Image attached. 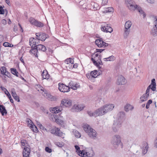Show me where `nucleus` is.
Returning a JSON list of instances; mask_svg holds the SVG:
<instances>
[{
  "instance_id": "1",
  "label": "nucleus",
  "mask_w": 157,
  "mask_h": 157,
  "mask_svg": "<svg viewBox=\"0 0 157 157\" xmlns=\"http://www.w3.org/2000/svg\"><path fill=\"white\" fill-rule=\"evenodd\" d=\"M126 4L128 9L131 11L137 10L141 14H142L144 17L146 16V14L142 8L139 6L137 5H134V2L132 0H126Z\"/></svg>"
},
{
  "instance_id": "2",
  "label": "nucleus",
  "mask_w": 157,
  "mask_h": 157,
  "mask_svg": "<svg viewBox=\"0 0 157 157\" xmlns=\"http://www.w3.org/2000/svg\"><path fill=\"white\" fill-rule=\"evenodd\" d=\"M114 105L109 104L105 105L103 106L98 108L100 116L104 115L107 112L111 111L114 108Z\"/></svg>"
},
{
  "instance_id": "3",
  "label": "nucleus",
  "mask_w": 157,
  "mask_h": 157,
  "mask_svg": "<svg viewBox=\"0 0 157 157\" xmlns=\"http://www.w3.org/2000/svg\"><path fill=\"white\" fill-rule=\"evenodd\" d=\"M121 142V137L120 136L116 135L112 137L111 143L114 148H117Z\"/></svg>"
},
{
  "instance_id": "4",
  "label": "nucleus",
  "mask_w": 157,
  "mask_h": 157,
  "mask_svg": "<svg viewBox=\"0 0 157 157\" xmlns=\"http://www.w3.org/2000/svg\"><path fill=\"white\" fill-rule=\"evenodd\" d=\"M132 25V22L130 21H128L125 22L124 25L125 30L124 34V38H126L128 36L130 31L129 28Z\"/></svg>"
},
{
  "instance_id": "5",
  "label": "nucleus",
  "mask_w": 157,
  "mask_h": 157,
  "mask_svg": "<svg viewBox=\"0 0 157 157\" xmlns=\"http://www.w3.org/2000/svg\"><path fill=\"white\" fill-rule=\"evenodd\" d=\"M29 21L31 24L38 27L41 28L44 26V24L41 22L31 17L29 19Z\"/></svg>"
},
{
  "instance_id": "6",
  "label": "nucleus",
  "mask_w": 157,
  "mask_h": 157,
  "mask_svg": "<svg viewBox=\"0 0 157 157\" xmlns=\"http://www.w3.org/2000/svg\"><path fill=\"white\" fill-rule=\"evenodd\" d=\"M36 39L38 40L44 41L49 37V36L44 33H36Z\"/></svg>"
},
{
  "instance_id": "7",
  "label": "nucleus",
  "mask_w": 157,
  "mask_h": 157,
  "mask_svg": "<svg viewBox=\"0 0 157 157\" xmlns=\"http://www.w3.org/2000/svg\"><path fill=\"white\" fill-rule=\"evenodd\" d=\"M156 85L155 79L154 78H153L151 80V84L148 86L145 94L149 95V91L150 89L153 91H155L156 90Z\"/></svg>"
},
{
  "instance_id": "8",
  "label": "nucleus",
  "mask_w": 157,
  "mask_h": 157,
  "mask_svg": "<svg viewBox=\"0 0 157 157\" xmlns=\"http://www.w3.org/2000/svg\"><path fill=\"white\" fill-rule=\"evenodd\" d=\"M58 85L59 90L61 92L65 93L69 92L70 90V87L63 83L60 82L58 84Z\"/></svg>"
},
{
  "instance_id": "9",
  "label": "nucleus",
  "mask_w": 157,
  "mask_h": 157,
  "mask_svg": "<svg viewBox=\"0 0 157 157\" xmlns=\"http://www.w3.org/2000/svg\"><path fill=\"white\" fill-rule=\"evenodd\" d=\"M29 147L30 146L28 145L24 147L23 151V157H29V155L30 152Z\"/></svg>"
},
{
  "instance_id": "10",
  "label": "nucleus",
  "mask_w": 157,
  "mask_h": 157,
  "mask_svg": "<svg viewBox=\"0 0 157 157\" xmlns=\"http://www.w3.org/2000/svg\"><path fill=\"white\" fill-rule=\"evenodd\" d=\"M72 101L68 99H63L61 101V106H64L66 107H69L71 106Z\"/></svg>"
},
{
  "instance_id": "11",
  "label": "nucleus",
  "mask_w": 157,
  "mask_h": 157,
  "mask_svg": "<svg viewBox=\"0 0 157 157\" xmlns=\"http://www.w3.org/2000/svg\"><path fill=\"white\" fill-rule=\"evenodd\" d=\"M101 30L106 33H111L113 31V29L111 27L110 24H106L101 28Z\"/></svg>"
},
{
  "instance_id": "12",
  "label": "nucleus",
  "mask_w": 157,
  "mask_h": 157,
  "mask_svg": "<svg viewBox=\"0 0 157 157\" xmlns=\"http://www.w3.org/2000/svg\"><path fill=\"white\" fill-rule=\"evenodd\" d=\"M126 83V80L125 79V78L122 75L118 76L117 82V85H124Z\"/></svg>"
},
{
  "instance_id": "13",
  "label": "nucleus",
  "mask_w": 157,
  "mask_h": 157,
  "mask_svg": "<svg viewBox=\"0 0 157 157\" xmlns=\"http://www.w3.org/2000/svg\"><path fill=\"white\" fill-rule=\"evenodd\" d=\"M63 110L62 107L56 106L54 108H52L50 110V111L54 113H58L60 112Z\"/></svg>"
},
{
  "instance_id": "14",
  "label": "nucleus",
  "mask_w": 157,
  "mask_h": 157,
  "mask_svg": "<svg viewBox=\"0 0 157 157\" xmlns=\"http://www.w3.org/2000/svg\"><path fill=\"white\" fill-rule=\"evenodd\" d=\"M97 132L96 131L92 128L90 130V131L88 134L89 136L91 138L95 139L97 136Z\"/></svg>"
},
{
  "instance_id": "15",
  "label": "nucleus",
  "mask_w": 157,
  "mask_h": 157,
  "mask_svg": "<svg viewBox=\"0 0 157 157\" xmlns=\"http://www.w3.org/2000/svg\"><path fill=\"white\" fill-rule=\"evenodd\" d=\"M142 154L144 155L147 152L148 148V143L146 142H143Z\"/></svg>"
},
{
  "instance_id": "16",
  "label": "nucleus",
  "mask_w": 157,
  "mask_h": 157,
  "mask_svg": "<svg viewBox=\"0 0 157 157\" xmlns=\"http://www.w3.org/2000/svg\"><path fill=\"white\" fill-rule=\"evenodd\" d=\"M125 117V113L123 111L120 112L117 114V120L123 122V121L124 120Z\"/></svg>"
},
{
  "instance_id": "17",
  "label": "nucleus",
  "mask_w": 157,
  "mask_h": 157,
  "mask_svg": "<svg viewBox=\"0 0 157 157\" xmlns=\"http://www.w3.org/2000/svg\"><path fill=\"white\" fill-rule=\"evenodd\" d=\"M92 153H89V152H85L84 151H80V150H79V151H78V152L79 154V155H81V156H82L83 155V156L84 155H86L87 157H91L93 156V151H92Z\"/></svg>"
},
{
  "instance_id": "18",
  "label": "nucleus",
  "mask_w": 157,
  "mask_h": 157,
  "mask_svg": "<svg viewBox=\"0 0 157 157\" xmlns=\"http://www.w3.org/2000/svg\"><path fill=\"white\" fill-rule=\"evenodd\" d=\"M87 113L88 115L90 117H96L98 116H100L98 109L95 110L94 112L91 111H88Z\"/></svg>"
},
{
  "instance_id": "19",
  "label": "nucleus",
  "mask_w": 157,
  "mask_h": 157,
  "mask_svg": "<svg viewBox=\"0 0 157 157\" xmlns=\"http://www.w3.org/2000/svg\"><path fill=\"white\" fill-rule=\"evenodd\" d=\"M39 43V40L35 39L33 37H31L29 39V44L30 46L36 45L37 44Z\"/></svg>"
},
{
  "instance_id": "20",
  "label": "nucleus",
  "mask_w": 157,
  "mask_h": 157,
  "mask_svg": "<svg viewBox=\"0 0 157 157\" xmlns=\"http://www.w3.org/2000/svg\"><path fill=\"white\" fill-rule=\"evenodd\" d=\"M84 108L83 107H82L79 105H75L71 109L72 111L75 112L80 111Z\"/></svg>"
},
{
  "instance_id": "21",
  "label": "nucleus",
  "mask_w": 157,
  "mask_h": 157,
  "mask_svg": "<svg viewBox=\"0 0 157 157\" xmlns=\"http://www.w3.org/2000/svg\"><path fill=\"white\" fill-rule=\"evenodd\" d=\"M69 85L72 89L74 90H76L77 88H79L80 86L78 84L72 81H71L69 83Z\"/></svg>"
},
{
  "instance_id": "22",
  "label": "nucleus",
  "mask_w": 157,
  "mask_h": 157,
  "mask_svg": "<svg viewBox=\"0 0 157 157\" xmlns=\"http://www.w3.org/2000/svg\"><path fill=\"white\" fill-rule=\"evenodd\" d=\"M0 112L2 116L6 115L7 114V110L3 105H0Z\"/></svg>"
},
{
  "instance_id": "23",
  "label": "nucleus",
  "mask_w": 157,
  "mask_h": 157,
  "mask_svg": "<svg viewBox=\"0 0 157 157\" xmlns=\"http://www.w3.org/2000/svg\"><path fill=\"white\" fill-rule=\"evenodd\" d=\"M123 121H118L117 120L114 121L113 125L116 127H117V129H120L121 127V124Z\"/></svg>"
},
{
  "instance_id": "24",
  "label": "nucleus",
  "mask_w": 157,
  "mask_h": 157,
  "mask_svg": "<svg viewBox=\"0 0 157 157\" xmlns=\"http://www.w3.org/2000/svg\"><path fill=\"white\" fill-rule=\"evenodd\" d=\"M41 75L43 79H48L49 78V75L46 70L43 71Z\"/></svg>"
},
{
  "instance_id": "25",
  "label": "nucleus",
  "mask_w": 157,
  "mask_h": 157,
  "mask_svg": "<svg viewBox=\"0 0 157 157\" xmlns=\"http://www.w3.org/2000/svg\"><path fill=\"white\" fill-rule=\"evenodd\" d=\"M37 49L44 52L46 50V48L45 46L42 44H38L37 45Z\"/></svg>"
},
{
  "instance_id": "26",
  "label": "nucleus",
  "mask_w": 157,
  "mask_h": 157,
  "mask_svg": "<svg viewBox=\"0 0 157 157\" xmlns=\"http://www.w3.org/2000/svg\"><path fill=\"white\" fill-rule=\"evenodd\" d=\"M84 130L87 133H88L90 131V129H91L92 128L88 124H86L83 125V126Z\"/></svg>"
},
{
  "instance_id": "27",
  "label": "nucleus",
  "mask_w": 157,
  "mask_h": 157,
  "mask_svg": "<svg viewBox=\"0 0 157 157\" xmlns=\"http://www.w3.org/2000/svg\"><path fill=\"white\" fill-rule=\"evenodd\" d=\"M97 73V70H94L91 71L90 75H87V77L89 78H90V76H91L93 78H95L97 76H96Z\"/></svg>"
},
{
  "instance_id": "28",
  "label": "nucleus",
  "mask_w": 157,
  "mask_h": 157,
  "mask_svg": "<svg viewBox=\"0 0 157 157\" xmlns=\"http://www.w3.org/2000/svg\"><path fill=\"white\" fill-rule=\"evenodd\" d=\"M134 108V107L132 105L129 104H127L124 106V110L126 112H128L129 110H132Z\"/></svg>"
},
{
  "instance_id": "29",
  "label": "nucleus",
  "mask_w": 157,
  "mask_h": 157,
  "mask_svg": "<svg viewBox=\"0 0 157 157\" xmlns=\"http://www.w3.org/2000/svg\"><path fill=\"white\" fill-rule=\"evenodd\" d=\"M59 128L55 127H54L52 128L51 129L49 130L48 131L49 132L50 131L51 133L55 135L56 132L59 131Z\"/></svg>"
},
{
  "instance_id": "30",
  "label": "nucleus",
  "mask_w": 157,
  "mask_h": 157,
  "mask_svg": "<svg viewBox=\"0 0 157 157\" xmlns=\"http://www.w3.org/2000/svg\"><path fill=\"white\" fill-rule=\"evenodd\" d=\"M149 96V94H147L145 93L140 97V99L141 100L142 102L148 99Z\"/></svg>"
},
{
  "instance_id": "31",
  "label": "nucleus",
  "mask_w": 157,
  "mask_h": 157,
  "mask_svg": "<svg viewBox=\"0 0 157 157\" xmlns=\"http://www.w3.org/2000/svg\"><path fill=\"white\" fill-rule=\"evenodd\" d=\"M12 94L14 99L17 102L20 101L19 97L17 96L15 91H12Z\"/></svg>"
},
{
  "instance_id": "32",
  "label": "nucleus",
  "mask_w": 157,
  "mask_h": 157,
  "mask_svg": "<svg viewBox=\"0 0 157 157\" xmlns=\"http://www.w3.org/2000/svg\"><path fill=\"white\" fill-rule=\"evenodd\" d=\"M30 127L33 132L36 133H37L38 132V130L36 126L34 125L33 123L31 124Z\"/></svg>"
},
{
  "instance_id": "33",
  "label": "nucleus",
  "mask_w": 157,
  "mask_h": 157,
  "mask_svg": "<svg viewBox=\"0 0 157 157\" xmlns=\"http://www.w3.org/2000/svg\"><path fill=\"white\" fill-rule=\"evenodd\" d=\"M10 70L11 71V72L12 74H13L17 77L19 76L18 75V73L15 68H11L10 69Z\"/></svg>"
},
{
  "instance_id": "34",
  "label": "nucleus",
  "mask_w": 157,
  "mask_h": 157,
  "mask_svg": "<svg viewBox=\"0 0 157 157\" xmlns=\"http://www.w3.org/2000/svg\"><path fill=\"white\" fill-rule=\"evenodd\" d=\"M115 57L113 55H112L111 56L108 58H104V60L105 61H113L114 60H115Z\"/></svg>"
},
{
  "instance_id": "35",
  "label": "nucleus",
  "mask_w": 157,
  "mask_h": 157,
  "mask_svg": "<svg viewBox=\"0 0 157 157\" xmlns=\"http://www.w3.org/2000/svg\"><path fill=\"white\" fill-rule=\"evenodd\" d=\"M103 41L100 39H96L95 41L96 45L99 47H101V45L102 44Z\"/></svg>"
},
{
  "instance_id": "36",
  "label": "nucleus",
  "mask_w": 157,
  "mask_h": 157,
  "mask_svg": "<svg viewBox=\"0 0 157 157\" xmlns=\"http://www.w3.org/2000/svg\"><path fill=\"white\" fill-rule=\"evenodd\" d=\"M91 5L93 6L94 10H99L100 9V7L98 4L94 2H92Z\"/></svg>"
},
{
  "instance_id": "37",
  "label": "nucleus",
  "mask_w": 157,
  "mask_h": 157,
  "mask_svg": "<svg viewBox=\"0 0 157 157\" xmlns=\"http://www.w3.org/2000/svg\"><path fill=\"white\" fill-rule=\"evenodd\" d=\"M59 116V115L56 114H54L51 115L50 120L54 122H56Z\"/></svg>"
},
{
  "instance_id": "38",
  "label": "nucleus",
  "mask_w": 157,
  "mask_h": 157,
  "mask_svg": "<svg viewBox=\"0 0 157 157\" xmlns=\"http://www.w3.org/2000/svg\"><path fill=\"white\" fill-rule=\"evenodd\" d=\"M151 33L153 36H157V29L155 28V27H153V28L151 29Z\"/></svg>"
},
{
  "instance_id": "39",
  "label": "nucleus",
  "mask_w": 157,
  "mask_h": 157,
  "mask_svg": "<svg viewBox=\"0 0 157 157\" xmlns=\"http://www.w3.org/2000/svg\"><path fill=\"white\" fill-rule=\"evenodd\" d=\"M55 136L61 137L62 138H63L64 137L63 133L62 132L60 131L59 129V131L56 132Z\"/></svg>"
},
{
  "instance_id": "40",
  "label": "nucleus",
  "mask_w": 157,
  "mask_h": 157,
  "mask_svg": "<svg viewBox=\"0 0 157 157\" xmlns=\"http://www.w3.org/2000/svg\"><path fill=\"white\" fill-rule=\"evenodd\" d=\"M1 74L4 75L6 72V68L5 67H2L1 69H0Z\"/></svg>"
},
{
  "instance_id": "41",
  "label": "nucleus",
  "mask_w": 157,
  "mask_h": 157,
  "mask_svg": "<svg viewBox=\"0 0 157 157\" xmlns=\"http://www.w3.org/2000/svg\"><path fill=\"white\" fill-rule=\"evenodd\" d=\"M74 135L76 137L79 138L81 137V134L77 130H75L74 132Z\"/></svg>"
},
{
  "instance_id": "42",
  "label": "nucleus",
  "mask_w": 157,
  "mask_h": 157,
  "mask_svg": "<svg viewBox=\"0 0 157 157\" xmlns=\"http://www.w3.org/2000/svg\"><path fill=\"white\" fill-rule=\"evenodd\" d=\"M5 94L8 97V98L9 99L10 101L12 103H13V99L12 98L10 94L9 93V92H7V93L5 92Z\"/></svg>"
},
{
  "instance_id": "43",
  "label": "nucleus",
  "mask_w": 157,
  "mask_h": 157,
  "mask_svg": "<svg viewBox=\"0 0 157 157\" xmlns=\"http://www.w3.org/2000/svg\"><path fill=\"white\" fill-rule=\"evenodd\" d=\"M3 45L5 47H12L13 46V44L6 42L4 43Z\"/></svg>"
},
{
  "instance_id": "44",
  "label": "nucleus",
  "mask_w": 157,
  "mask_h": 157,
  "mask_svg": "<svg viewBox=\"0 0 157 157\" xmlns=\"http://www.w3.org/2000/svg\"><path fill=\"white\" fill-rule=\"evenodd\" d=\"M56 122L60 125L62 124H63V121L59 119V116H58Z\"/></svg>"
},
{
  "instance_id": "45",
  "label": "nucleus",
  "mask_w": 157,
  "mask_h": 157,
  "mask_svg": "<svg viewBox=\"0 0 157 157\" xmlns=\"http://www.w3.org/2000/svg\"><path fill=\"white\" fill-rule=\"evenodd\" d=\"M113 10V9L112 7H109L106 9V10H105L104 12L105 13H108L110 12H112Z\"/></svg>"
},
{
  "instance_id": "46",
  "label": "nucleus",
  "mask_w": 157,
  "mask_h": 157,
  "mask_svg": "<svg viewBox=\"0 0 157 157\" xmlns=\"http://www.w3.org/2000/svg\"><path fill=\"white\" fill-rule=\"evenodd\" d=\"M65 62H67V64H68V63H70L71 64H73L74 60L73 59L69 58V59H66Z\"/></svg>"
},
{
  "instance_id": "47",
  "label": "nucleus",
  "mask_w": 157,
  "mask_h": 157,
  "mask_svg": "<svg viewBox=\"0 0 157 157\" xmlns=\"http://www.w3.org/2000/svg\"><path fill=\"white\" fill-rule=\"evenodd\" d=\"M152 103V101L150 99L148 100L147 102L146 106V108L147 109H148L149 108V105L150 104H151Z\"/></svg>"
},
{
  "instance_id": "48",
  "label": "nucleus",
  "mask_w": 157,
  "mask_h": 157,
  "mask_svg": "<svg viewBox=\"0 0 157 157\" xmlns=\"http://www.w3.org/2000/svg\"><path fill=\"white\" fill-rule=\"evenodd\" d=\"M38 125H39V126L40 128L43 130L44 131H46L47 132H48V131L47 130V129L45 128L40 123L38 124Z\"/></svg>"
},
{
  "instance_id": "49",
  "label": "nucleus",
  "mask_w": 157,
  "mask_h": 157,
  "mask_svg": "<svg viewBox=\"0 0 157 157\" xmlns=\"http://www.w3.org/2000/svg\"><path fill=\"white\" fill-rule=\"evenodd\" d=\"M31 52L33 54H34L36 57H38L37 53L38 52V50L37 49L34 50V51H32L31 52Z\"/></svg>"
},
{
  "instance_id": "50",
  "label": "nucleus",
  "mask_w": 157,
  "mask_h": 157,
  "mask_svg": "<svg viewBox=\"0 0 157 157\" xmlns=\"http://www.w3.org/2000/svg\"><path fill=\"white\" fill-rule=\"evenodd\" d=\"M45 151L49 153H50L52 152V149L48 147H46L45 148Z\"/></svg>"
},
{
  "instance_id": "51",
  "label": "nucleus",
  "mask_w": 157,
  "mask_h": 157,
  "mask_svg": "<svg viewBox=\"0 0 157 157\" xmlns=\"http://www.w3.org/2000/svg\"><path fill=\"white\" fill-rule=\"evenodd\" d=\"M56 144L59 147H62L63 146L64 144L63 142H56Z\"/></svg>"
},
{
  "instance_id": "52",
  "label": "nucleus",
  "mask_w": 157,
  "mask_h": 157,
  "mask_svg": "<svg viewBox=\"0 0 157 157\" xmlns=\"http://www.w3.org/2000/svg\"><path fill=\"white\" fill-rule=\"evenodd\" d=\"M5 13L4 10L3 9V7L2 6H0V14H4Z\"/></svg>"
},
{
  "instance_id": "53",
  "label": "nucleus",
  "mask_w": 157,
  "mask_h": 157,
  "mask_svg": "<svg viewBox=\"0 0 157 157\" xmlns=\"http://www.w3.org/2000/svg\"><path fill=\"white\" fill-rule=\"evenodd\" d=\"M112 129L113 131L115 132H117L119 130V129H117V127L113 125Z\"/></svg>"
},
{
  "instance_id": "54",
  "label": "nucleus",
  "mask_w": 157,
  "mask_h": 157,
  "mask_svg": "<svg viewBox=\"0 0 157 157\" xmlns=\"http://www.w3.org/2000/svg\"><path fill=\"white\" fill-rule=\"evenodd\" d=\"M33 44L31 45V49L30 50V52L32 51H34V50L37 49V45H34V46H33Z\"/></svg>"
},
{
  "instance_id": "55",
  "label": "nucleus",
  "mask_w": 157,
  "mask_h": 157,
  "mask_svg": "<svg viewBox=\"0 0 157 157\" xmlns=\"http://www.w3.org/2000/svg\"><path fill=\"white\" fill-rule=\"evenodd\" d=\"M108 2V0H102L101 5L104 6L106 5Z\"/></svg>"
},
{
  "instance_id": "56",
  "label": "nucleus",
  "mask_w": 157,
  "mask_h": 157,
  "mask_svg": "<svg viewBox=\"0 0 157 157\" xmlns=\"http://www.w3.org/2000/svg\"><path fill=\"white\" fill-rule=\"evenodd\" d=\"M41 109L45 113H46L47 114H48V110H46L44 107H41Z\"/></svg>"
},
{
  "instance_id": "57",
  "label": "nucleus",
  "mask_w": 157,
  "mask_h": 157,
  "mask_svg": "<svg viewBox=\"0 0 157 157\" xmlns=\"http://www.w3.org/2000/svg\"><path fill=\"white\" fill-rule=\"evenodd\" d=\"M94 64L97 67L98 69H100L101 68L99 65L98 62H97V60L96 62V63H94Z\"/></svg>"
},
{
  "instance_id": "58",
  "label": "nucleus",
  "mask_w": 157,
  "mask_h": 157,
  "mask_svg": "<svg viewBox=\"0 0 157 157\" xmlns=\"http://www.w3.org/2000/svg\"><path fill=\"white\" fill-rule=\"evenodd\" d=\"M0 88L2 91H4L5 93V92L7 93V92H8L6 88L3 87H2V86H1Z\"/></svg>"
},
{
  "instance_id": "59",
  "label": "nucleus",
  "mask_w": 157,
  "mask_h": 157,
  "mask_svg": "<svg viewBox=\"0 0 157 157\" xmlns=\"http://www.w3.org/2000/svg\"><path fill=\"white\" fill-rule=\"evenodd\" d=\"M102 44L101 45V47H104V46L105 47L108 46L109 45L108 44L106 43L103 41V42H102Z\"/></svg>"
},
{
  "instance_id": "60",
  "label": "nucleus",
  "mask_w": 157,
  "mask_h": 157,
  "mask_svg": "<svg viewBox=\"0 0 157 157\" xmlns=\"http://www.w3.org/2000/svg\"><path fill=\"white\" fill-rule=\"evenodd\" d=\"M26 140H21V145L22 146H25V143L26 142Z\"/></svg>"
},
{
  "instance_id": "61",
  "label": "nucleus",
  "mask_w": 157,
  "mask_h": 157,
  "mask_svg": "<svg viewBox=\"0 0 157 157\" xmlns=\"http://www.w3.org/2000/svg\"><path fill=\"white\" fill-rule=\"evenodd\" d=\"M105 49H96L95 53L99 52L100 53H101L102 51H104Z\"/></svg>"
},
{
  "instance_id": "62",
  "label": "nucleus",
  "mask_w": 157,
  "mask_h": 157,
  "mask_svg": "<svg viewBox=\"0 0 157 157\" xmlns=\"http://www.w3.org/2000/svg\"><path fill=\"white\" fill-rule=\"evenodd\" d=\"M75 147L77 151H79L80 150V147L77 145H75Z\"/></svg>"
},
{
  "instance_id": "63",
  "label": "nucleus",
  "mask_w": 157,
  "mask_h": 157,
  "mask_svg": "<svg viewBox=\"0 0 157 157\" xmlns=\"http://www.w3.org/2000/svg\"><path fill=\"white\" fill-rule=\"evenodd\" d=\"M10 75L11 74L9 72L7 71H6V72L5 74V75H5L6 76H7L8 77H10Z\"/></svg>"
},
{
  "instance_id": "64",
  "label": "nucleus",
  "mask_w": 157,
  "mask_h": 157,
  "mask_svg": "<svg viewBox=\"0 0 157 157\" xmlns=\"http://www.w3.org/2000/svg\"><path fill=\"white\" fill-rule=\"evenodd\" d=\"M1 23L2 24L5 25L6 23V21L5 19H3Z\"/></svg>"
}]
</instances>
